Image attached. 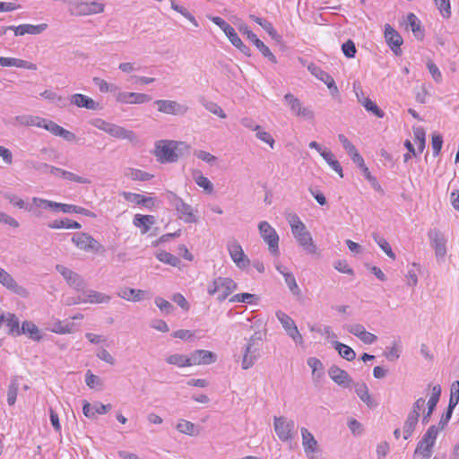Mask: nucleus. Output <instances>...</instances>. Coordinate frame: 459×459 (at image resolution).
Returning <instances> with one entry per match:
<instances>
[{
  "mask_svg": "<svg viewBox=\"0 0 459 459\" xmlns=\"http://www.w3.org/2000/svg\"><path fill=\"white\" fill-rule=\"evenodd\" d=\"M288 221L291 229V233L299 245L302 247L307 254H316L317 247L313 241L312 236L299 217L296 213H290L288 215Z\"/></svg>",
  "mask_w": 459,
  "mask_h": 459,
  "instance_id": "obj_1",
  "label": "nucleus"
},
{
  "mask_svg": "<svg viewBox=\"0 0 459 459\" xmlns=\"http://www.w3.org/2000/svg\"><path fill=\"white\" fill-rule=\"evenodd\" d=\"M264 335L265 333L257 331L247 340L246 346L243 348L241 362L243 369L246 370L253 367L259 358V350L262 346Z\"/></svg>",
  "mask_w": 459,
  "mask_h": 459,
  "instance_id": "obj_2",
  "label": "nucleus"
},
{
  "mask_svg": "<svg viewBox=\"0 0 459 459\" xmlns=\"http://www.w3.org/2000/svg\"><path fill=\"white\" fill-rule=\"evenodd\" d=\"M237 289L238 283L234 280L219 276L207 285V293L210 296L217 295V300L222 302Z\"/></svg>",
  "mask_w": 459,
  "mask_h": 459,
  "instance_id": "obj_3",
  "label": "nucleus"
},
{
  "mask_svg": "<svg viewBox=\"0 0 459 459\" xmlns=\"http://www.w3.org/2000/svg\"><path fill=\"white\" fill-rule=\"evenodd\" d=\"M165 196L169 204L179 213L180 219L184 220L186 223L197 222V218L191 205L185 203L178 195L171 191H168Z\"/></svg>",
  "mask_w": 459,
  "mask_h": 459,
  "instance_id": "obj_4",
  "label": "nucleus"
},
{
  "mask_svg": "<svg viewBox=\"0 0 459 459\" xmlns=\"http://www.w3.org/2000/svg\"><path fill=\"white\" fill-rule=\"evenodd\" d=\"M70 7V12L74 15H91L100 13L105 5L99 2H84L82 0H64Z\"/></svg>",
  "mask_w": 459,
  "mask_h": 459,
  "instance_id": "obj_5",
  "label": "nucleus"
},
{
  "mask_svg": "<svg viewBox=\"0 0 459 459\" xmlns=\"http://www.w3.org/2000/svg\"><path fill=\"white\" fill-rule=\"evenodd\" d=\"M157 160L160 163H173L177 161V154L174 150V141L159 140L155 143L153 151Z\"/></svg>",
  "mask_w": 459,
  "mask_h": 459,
  "instance_id": "obj_6",
  "label": "nucleus"
},
{
  "mask_svg": "<svg viewBox=\"0 0 459 459\" xmlns=\"http://www.w3.org/2000/svg\"><path fill=\"white\" fill-rule=\"evenodd\" d=\"M426 401L420 397L415 401L412 405L411 411L409 412L406 420L403 424V438L407 440L412 435L418 424L420 418V411L425 407Z\"/></svg>",
  "mask_w": 459,
  "mask_h": 459,
  "instance_id": "obj_7",
  "label": "nucleus"
},
{
  "mask_svg": "<svg viewBox=\"0 0 459 459\" xmlns=\"http://www.w3.org/2000/svg\"><path fill=\"white\" fill-rule=\"evenodd\" d=\"M273 427L279 439L282 442L291 441L294 437L295 423L284 416H274Z\"/></svg>",
  "mask_w": 459,
  "mask_h": 459,
  "instance_id": "obj_8",
  "label": "nucleus"
},
{
  "mask_svg": "<svg viewBox=\"0 0 459 459\" xmlns=\"http://www.w3.org/2000/svg\"><path fill=\"white\" fill-rule=\"evenodd\" d=\"M284 101L286 105L290 108L292 115L302 117L307 120L314 119V111L310 108L303 106L300 100L295 97L292 93L285 94Z\"/></svg>",
  "mask_w": 459,
  "mask_h": 459,
  "instance_id": "obj_9",
  "label": "nucleus"
},
{
  "mask_svg": "<svg viewBox=\"0 0 459 459\" xmlns=\"http://www.w3.org/2000/svg\"><path fill=\"white\" fill-rule=\"evenodd\" d=\"M72 242L81 250L100 252L103 251V246L90 234L85 232H76L72 238Z\"/></svg>",
  "mask_w": 459,
  "mask_h": 459,
  "instance_id": "obj_10",
  "label": "nucleus"
},
{
  "mask_svg": "<svg viewBox=\"0 0 459 459\" xmlns=\"http://www.w3.org/2000/svg\"><path fill=\"white\" fill-rule=\"evenodd\" d=\"M258 229L262 238L268 245L270 252L273 255H278L279 236L276 230L267 221H261Z\"/></svg>",
  "mask_w": 459,
  "mask_h": 459,
  "instance_id": "obj_11",
  "label": "nucleus"
},
{
  "mask_svg": "<svg viewBox=\"0 0 459 459\" xmlns=\"http://www.w3.org/2000/svg\"><path fill=\"white\" fill-rule=\"evenodd\" d=\"M56 270L64 277L71 288L76 290L77 291H85L87 283L79 273L62 264H56Z\"/></svg>",
  "mask_w": 459,
  "mask_h": 459,
  "instance_id": "obj_12",
  "label": "nucleus"
},
{
  "mask_svg": "<svg viewBox=\"0 0 459 459\" xmlns=\"http://www.w3.org/2000/svg\"><path fill=\"white\" fill-rule=\"evenodd\" d=\"M276 317L281 324L286 333L296 342L300 345L304 343L303 337L299 333L294 320L286 313L279 310L276 312Z\"/></svg>",
  "mask_w": 459,
  "mask_h": 459,
  "instance_id": "obj_13",
  "label": "nucleus"
},
{
  "mask_svg": "<svg viewBox=\"0 0 459 459\" xmlns=\"http://www.w3.org/2000/svg\"><path fill=\"white\" fill-rule=\"evenodd\" d=\"M238 30L241 33L247 36V38L257 48L264 57L268 58V60L273 64L277 63V59L270 48L262 40H260L252 30H249L247 24H239Z\"/></svg>",
  "mask_w": 459,
  "mask_h": 459,
  "instance_id": "obj_14",
  "label": "nucleus"
},
{
  "mask_svg": "<svg viewBox=\"0 0 459 459\" xmlns=\"http://www.w3.org/2000/svg\"><path fill=\"white\" fill-rule=\"evenodd\" d=\"M154 104L159 112L172 116H184L189 109L186 105L170 100H158Z\"/></svg>",
  "mask_w": 459,
  "mask_h": 459,
  "instance_id": "obj_15",
  "label": "nucleus"
},
{
  "mask_svg": "<svg viewBox=\"0 0 459 459\" xmlns=\"http://www.w3.org/2000/svg\"><path fill=\"white\" fill-rule=\"evenodd\" d=\"M430 244L435 250L437 259L443 260L446 255V238L437 229H432L428 232Z\"/></svg>",
  "mask_w": 459,
  "mask_h": 459,
  "instance_id": "obj_16",
  "label": "nucleus"
},
{
  "mask_svg": "<svg viewBox=\"0 0 459 459\" xmlns=\"http://www.w3.org/2000/svg\"><path fill=\"white\" fill-rule=\"evenodd\" d=\"M228 250L232 261L239 269H245L250 264L249 258L237 240L234 239L228 244Z\"/></svg>",
  "mask_w": 459,
  "mask_h": 459,
  "instance_id": "obj_17",
  "label": "nucleus"
},
{
  "mask_svg": "<svg viewBox=\"0 0 459 459\" xmlns=\"http://www.w3.org/2000/svg\"><path fill=\"white\" fill-rule=\"evenodd\" d=\"M48 28L47 23H41L38 25L32 24H21L18 26L11 25L4 28L3 33L7 30H13L15 36H23L25 34L39 35L46 30Z\"/></svg>",
  "mask_w": 459,
  "mask_h": 459,
  "instance_id": "obj_18",
  "label": "nucleus"
},
{
  "mask_svg": "<svg viewBox=\"0 0 459 459\" xmlns=\"http://www.w3.org/2000/svg\"><path fill=\"white\" fill-rule=\"evenodd\" d=\"M300 432L304 452L309 459H313L314 455L320 450L318 442L307 428L302 427Z\"/></svg>",
  "mask_w": 459,
  "mask_h": 459,
  "instance_id": "obj_19",
  "label": "nucleus"
},
{
  "mask_svg": "<svg viewBox=\"0 0 459 459\" xmlns=\"http://www.w3.org/2000/svg\"><path fill=\"white\" fill-rule=\"evenodd\" d=\"M385 39L395 56L402 54L401 46L403 42L402 36L390 25H385Z\"/></svg>",
  "mask_w": 459,
  "mask_h": 459,
  "instance_id": "obj_20",
  "label": "nucleus"
},
{
  "mask_svg": "<svg viewBox=\"0 0 459 459\" xmlns=\"http://www.w3.org/2000/svg\"><path fill=\"white\" fill-rule=\"evenodd\" d=\"M116 100L125 104H143L151 101L152 97L145 93L117 91Z\"/></svg>",
  "mask_w": 459,
  "mask_h": 459,
  "instance_id": "obj_21",
  "label": "nucleus"
},
{
  "mask_svg": "<svg viewBox=\"0 0 459 459\" xmlns=\"http://www.w3.org/2000/svg\"><path fill=\"white\" fill-rule=\"evenodd\" d=\"M307 70L317 79L324 82L327 85L328 89L331 91V93L333 95L338 93L339 91L335 84V82L329 74H327L326 72H325L319 66L313 63L307 65Z\"/></svg>",
  "mask_w": 459,
  "mask_h": 459,
  "instance_id": "obj_22",
  "label": "nucleus"
},
{
  "mask_svg": "<svg viewBox=\"0 0 459 459\" xmlns=\"http://www.w3.org/2000/svg\"><path fill=\"white\" fill-rule=\"evenodd\" d=\"M216 354L206 350H195L190 356V366L192 365H209L216 361Z\"/></svg>",
  "mask_w": 459,
  "mask_h": 459,
  "instance_id": "obj_23",
  "label": "nucleus"
},
{
  "mask_svg": "<svg viewBox=\"0 0 459 459\" xmlns=\"http://www.w3.org/2000/svg\"><path fill=\"white\" fill-rule=\"evenodd\" d=\"M328 375L334 383L341 386L348 387L353 384V380L349 374L338 366L333 365L330 367L328 369Z\"/></svg>",
  "mask_w": 459,
  "mask_h": 459,
  "instance_id": "obj_24",
  "label": "nucleus"
},
{
  "mask_svg": "<svg viewBox=\"0 0 459 459\" xmlns=\"http://www.w3.org/2000/svg\"><path fill=\"white\" fill-rule=\"evenodd\" d=\"M117 295L127 301L139 302L147 298V291L129 287H122L119 288Z\"/></svg>",
  "mask_w": 459,
  "mask_h": 459,
  "instance_id": "obj_25",
  "label": "nucleus"
},
{
  "mask_svg": "<svg viewBox=\"0 0 459 459\" xmlns=\"http://www.w3.org/2000/svg\"><path fill=\"white\" fill-rule=\"evenodd\" d=\"M0 283L9 290L19 295H22L26 291L25 289L20 286L13 276L3 268L0 271Z\"/></svg>",
  "mask_w": 459,
  "mask_h": 459,
  "instance_id": "obj_26",
  "label": "nucleus"
},
{
  "mask_svg": "<svg viewBox=\"0 0 459 459\" xmlns=\"http://www.w3.org/2000/svg\"><path fill=\"white\" fill-rule=\"evenodd\" d=\"M107 133L116 138L126 139L130 142L137 141V136L133 131L127 130V129H126L122 126H117L115 124L110 125Z\"/></svg>",
  "mask_w": 459,
  "mask_h": 459,
  "instance_id": "obj_27",
  "label": "nucleus"
},
{
  "mask_svg": "<svg viewBox=\"0 0 459 459\" xmlns=\"http://www.w3.org/2000/svg\"><path fill=\"white\" fill-rule=\"evenodd\" d=\"M71 103L79 108H85L91 110H95L99 107V104L94 100L81 93L74 94L71 98Z\"/></svg>",
  "mask_w": 459,
  "mask_h": 459,
  "instance_id": "obj_28",
  "label": "nucleus"
},
{
  "mask_svg": "<svg viewBox=\"0 0 459 459\" xmlns=\"http://www.w3.org/2000/svg\"><path fill=\"white\" fill-rule=\"evenodd\" d=\"M155 221L156 220L153 215L136 214L133 220L134 225L141 229L142 234H146Z\"/></svg>",
  "mask_w": 459,
  "mask_h": 459,
  "instance_id": "obj_29",
  "label": "nucleus"
},
{
  "mask_svg": "<svg viewBox=\"0 0 459 459\" xmlns=\"http://www.w3.org/2000/svg\"><path fill=\"white\" fill-rule=\"evenodd\" d=\"M43 122L44 118L31 115H20L13 118L14 126H36L41 128L40 124Z\"/></svg>",
  "mask_w": 459,
  "mask_h": 459,
  "instance_id": "obj_30",
  "label": "nucleus"
},
{
  "mask_svg": "<svg viewBox=\"0 0 459 459\" xmlns=\"http://www.w3.org/2000/svg\"><path fill=\"white\" fill-rule=\"evenodd\" d=\"M355 392L360 400L367 404L369 408L377 406V403L371 397L368 388L365 383L355 384Z\"/></svg>",
  "mask_w": 459,
  "mask_h": 459,
  "instance_id": "obj_31",
  "label": "nucleus"
},
{
  "mask_svg": "<svg viewBox=\"0 0 459 459\" xmlns=\"http://www.w3.org/2000/svg\"><path fill=\"white\" fill-rule=\"evenodd\" d=\"M284 280L285 282L292 293V295L295 297L296 300L302 302L304 300L303 293L299 287L296 279L292 273L289 272L288 273H284Z\"/></svg>",
  "mask_w": 459,
  "mask_h": 459,
  "instance_id": "obj_32",
  "label": "nucleus"
},
{
  "mask_svg": "<svg viewBox=\"0 0 459 459\" xmlns=\"http://www.w3.org/2000/svg\"><path fill=\"white\" fill-rule=\"evenodd\" d=\"M111 297L109 295L93 290H89L86 291V298L83 299V302L91 304H102L108 303Z\"/></svg>",
  "mask_w": 459,
  "mask_h": 459,
  "instance_id": "obj_33",
  "label": "nucleus"
},
{
  "mask_svg": "<svg viewBox=\"0 0 459 459\" xmlns=\"http://www.w3.org/2000/svg\"><path fill=\"white\" fill-rule=\"evenodd\" d=\"M407 22L408 25H410L411 29V31L413 32L414 37L419 40H422L425 33L419 18L413 13H410L407 15Z\"/></svg>",
  "mask_w": 459,
  "mask_h": 459,
  "instance_id": "obj_34",
  "label": "nucleus"
},
{
  "mask_svg": "<svg viewBox=\"0 0 459 459\" xmlns=\"http://www.w3.org/2000/svg\"><path fill=\"white\" fill-rule=\"evenodd\" d=\"M459 402V381H454L450 388V398L446 411V420L451 418L454 408Z\"/></svg>",
  "mask_w": 459,
  "mask_h": 459,
  "instance_id": "obj_35",
  "label": "nucleus"
},
{
  "mask_svg": "<svg viewBox=\"0 0 459 459\" xmlns=\"http://www.w3.org/2000/svg\"><path fill=\"white\" fill-rule=\"evenodd\" d=\"M5 324L8 328L7 333L9 335L19 336L22 334L21 328H20V321L14 314H13V313L6 314Z\"/></svg>",
  "mask_w": 459,
  "mask_h": 459,
  "instance_id": "obj_36",
  "label": "nucleus"
},
{
  "mask_svg": "<svg viewBox=\"0 0 459 459\" xmlns=\"http://www.w3.org/2000/svg\"><path fill=\"white\" fill-rule=\"evenodd\" d=\"M176 429L183 434L188 435V436H197L200 432L199 427L195 424L192 423L191 421L186 420H180Z\"/></svg>",
  "mask_w": 459,
  "mask_h": 459,
  "instance_id": "obj_37",
  "label": "nucleus"
},
{
  "mask_svg": "<svg viewBox=\"0 0 459 459\" xmlns=\"http://www.w3.org/2000/svg\"><path fill=\"white\" fill-rule=\"evenodd\" d=\"M21 332L22 333L29 334L30 338L34 341H40L42 338L38 326L30 321H24L22 323Z\"/></svg>",
  "mask_w": 459,
  "mask_h": 459,
  "instance_id": "obj_38",
  "label": "nucleus"
},
{
  "mask_svg": "<svg viewBox=\"0 0 459 459\" xmlns=\"http://www.w3.org/2000/svg\"><path fill=\"white\" fill-rule=\"evenodd\" d=\"M229 40L231 42V44L236 47L241 53H243L247 56H251V50L250 48L246 46L235 30H231L228 35H226Z\"/></svg>",
  "mask_w": 459,
  "mask_h": 459,
  "instance_id": "obj_39",
  "label": "nucleus"
},
{
  "mask_svg": "<svg viewBox=\"0 0 459 459\" xmlns=\"http://www.w3.org/2000/svg\"><path fill=\"white\" fill-rule=\"evenodd\" d=\"M333 344L335 350L338 351L339 355L346 360L351 361L356 358L355 351L350 346L338 341H334Z\"/></svg>",
  "mask_w": 459,
  "mask_h": 459,
  "instance_id": "obj_40",
  "label": "nucleus"
},
{
  "mask_svg": "<svg viewBox=\"0 0 459 459\" xmlns=\"http://www.w3.org/2000/svg\"><path fill=\"white\" fill-rule=\"evenodd\" d=\"M321 156L341 178L343 177L342 166L330 150L322 152Z\"/></svg>",
  "mask_w": 459,
  "mask_h": 459,
  "instance_id": "obj_41",
  "label": "nucleus"
},
{
  "mask_svg": "<svg viewBox=\"0 0 459 459\" xmlns=\"http://www.w3.org/2000/svg\"><path fill=\"white\" fill-rule=\"evenodd\" d=\"M62 212L65 213H79L91 218H95L96 214L88 209L74 204H62Z\"/></svg>",
  "mask_w": 459,
  "mask_h": 459,
  "instance_id": "obj_42",
  "label": "nucleus"
},
{
  "mask_svg": "<svg viewBox=\"0 0 459 459\" xmlns=\"http://www.w3.org/2000/svg\"><path fill=\"white\" fill-rule=\"evenodd\" d=\"M439 429L436 425H431L423 435L421 441L423 444H428L429 446L434 447L436 439L437 437Z\"/></svg>",
  "mask_w": 459,
  "mask_h": 459,
  "instance_id": "obj_43",
  "label": "nucleus"
},
{
  "mask_svg": "<svg viewBox=\"0 0 459 459\" xmlns=\"http://www.w3.org/2000/svg\"><path fill=\"white\" fill-rule=\"evenodd\" d=\"M307 365L312 368V375L314 378H321L325 372H324V366L320 359L310 357L307 360Z\"/></svg>",
  "mask_w": 459,
  "mask_h": 459,
  "instance_id": "obj_44",
  "label": "nucleus"
},
{
  "mask_svg": "<svg viewBox=\"0 0 459 459\" xmlns=\"http://www.w3.org/2000/svg\"><path fill=\"white\" fill-rule=\"evenodd\" d=\"M375 242L379 246V247L385 253V255L391 259H395V254L393 252L391 246L389 243L379 234L373 233L372 235Z\"/></svg>",
  "mask_w": 459,
  "mask_h": 459,
  "instance_id": "obj_45",
  "label": "nucleus"
},
{
  "mask_svg": "<svg viewBox=\"0 0 459 459\" xmlns=\"http://www.w3.org/2000/svg\"><path fill=\"white\" fill-rule=\"evenodd\" d=\"M259 300V297L251 293H238L230 298V302H241L247 304H255Z\"/></svg>",
  "mask_w": 459,
  "mask_h": 459,
  "instance_id": "obj_46",
  "label": "nucleus"
},
{
  "mask_svg": "<svg viewBox=\"0 0 459 459\" xmlns=\"http://www.w3.org/2000/svg\"><path fill=\"white\" fill-rule=\"evenodd\" d=\"M171 8L188 20L195 27H198V22L193 14L184 6L178 4L174 0H169Z\"/></svg>",
  "mask_w": 459,
  "mask_h": 459,
  "instance_id": "obj_47",
  "label": "nucleus"
},
{
  "mask_svg": "<svg viewBox=\"0 0 459 459\" xmlns=\"http://www.w3.org/2000/svg\"><path fill=\"white\" fill-rule=\"evenodd\" d=\"M166 362L170 365H176L179 368L190 366L189 357L182 354L170 355L166 358Z\"/></svg>",
  "mask_w": 459,
  "mask_h": 459,
  "instance_id": "obj_48",
  "label": "nucleus"
},
{
  "mask_svg": "<svg viewBox=\"0 0 459 459\" xmlns=\"http://www.w3.org/2000/svg\"><path fill=\"white\" fill-rule=\"evenodd\" d=\"M32 201L39 207H43L45 209H50L55 212H58V211L62 212V204H61V203H56L54 201H49V200H46V199H42V198H39V197H34L32 199Z\"/></svg>",
  "mask_w": 459,
  "mask_h": 459,
  "instance_id": "obj_49",
  "label": "nucleus"
},
{
  "mask_svg": "<svg viewBox=\"0 0 459 459\" xmlns=\"http://www.w3.org/2000/svg\"><path fill=\"white\" fill-rule=\"evenodd\" d=\"M18 377H13L11 380V383L8 386V392H7V403L9 405H13L16 401L18 388H19V382H18Z\"/></svg>",
  "mask_w": 459,
  "mask_h": 459,
  "instance_id": "obj_50",
  "label": "nucleus"
},
{
  "mask_svg": "<svg viewBox=\"0 0 459 459\" xmlns=\"http://www.w3.org/2000/svg\"><path fill=\"white\" fill-rule=\"evenodd\" d=\"M433 454V447L429 446L428 444H423L421 441H419L417 444L416 449L414 451L413 456L416 459L418 456H421L423 459H429Z\"/></svg>",
  "mask_w": 459,
  "mask_h": 459,
  "instance_id": "obj_51",
  "label": "nucleus"
},
{
  "mask_svg": "<svg viewBox=\"0 0 459 459\" xmlns=\"http://www.w3.org/2000/svg\"><path fill=\"white\" fill-rule=\"evenodd\" d=\"M126 176L133 180L148 181L153 178V175L136 169H129Z\"/></svg>",
  "mask_w": 459,
  "mask_h": 459,
  "instance_id": "obj_52",
  "label": "nucleus"
},
{
  "mask_svg": "<svg viewBox=\"0 0 459 459\" xmlns=\"http://www.w3.org/2000/svg\"><path fill=\"white\" fill-rule=\"evenodd\" d=\"M360 104L366 108L367 111L373 113L377 117H384V111L381 108H379V107L369 98L361 100Z\"/></svg>",
  "mask_w": 459,
  "mask_h": 459,
  "instance_id": "obj_53",
  "label": "nucleus"
},
{
  "mask_svg": "<svg viewBox=\"0 0 459 459\" xmlns=\"http://www.w3.org/2000/svg\"><path fill=\"white\" fill-rule=\"evenodd\" d=\"M157 258L167 264H169L171 266H178L180 264V260L174 255L167 252V251H160L157 254Z\"/></svg>",
  "mask_w": 459,
  "mask_h": 459,
  "instance_id": "obj_54",
  "label": "nucleus"
},
{
  "mask_svg": "<svg viewBox=\"0 0 459 459\" xmlns=\"http://www.w3.org/2000/svg\"><path fill=\"white\" fill-rule=\"evenodd\" d=\"M255 136H256L257 139H259L260 141L269 144L270 147L272 149H273L275 141H274L273 137L271 135V134H269L268 132L264 131L262 128V126H255Z\"/></svg>",
  "mask_w": 459,
  "mask_h": 459,
  "instance_id": "obj_55",
  "label": "nucleus"
},
{
  "mask_svg": "<svg viewBox=\"0 0 459 459\" xmlns=\"http://www.w3.org/2000/svg\"><path fill=\"white\" fill-rule=\"evenodd\" d=\"M415 142L418 144L419 152H422L426 145V133L422 127H413Z\"/></svg>",
  "mask_w": 459,
  "mask_h": 459,
  "instance_id": "obj_56",
  "label": "nucleus"
},
{
  "mask_svg": "<svg viewBox=\"0 0 459 459\" xmlns=\"http://www.w3.org/2000/svg\"><path fill=\"white\" fill-rule=\"evenodd\" d=\"M93 82L95 85L99 87L100 92H117L118 91V87L115 84L108 83L105 80L100 77H94Z\"/></svg>",
  "mask_w": 459,
  "mask_h": 459,
  "instance_id": "obj_57",
  "label": "nucleus"
},
{
  "mask_svg": "<svg viewBox=\"0 0 459 459\" xmlns=\"http://www.w3.org/2000/svg\"><path fill=\"white\" fill-rule=\"evenodd\" d=\"M352 161L361 169L362 173L364 174L365 178L368 181H374L375 182V177H373L368 169V168L366 166L364 162V159L360 154L355 155L353 159H351Z\"/></svg>",
  "mask_w": 459,
  "mask_h": 459,
  "instance_id": "obj_58",
  "label": "nucleus"
},
{
  "mask_svg": "<svg viewBox=\"0 0 459 459\" xmlns=\"http://www.w3.org/2000/svg\"><path fill=\"white\" fill-rule=\"evenodd\" d=\"M339 141L342 144V147L346 150L347 153L351 156V159L355 157V155L359 154L356 149V147L348 140V138L342 134H340L338 135Z\"/></svg>",
  "mask_w": 459,
  "mask_h": 459,
  "instance_id": "obj_59",
  "label": "nucleus"
},
{
  "mask_svg": "<svg viewBox=\"0 0 459 459\" xmlns=\"http://www.w3.org/2000/svg\"><path fill=\"white\" fill-rule=\"evenodd\" d=\"M174 150L177 154V160L183 156H186L190 153V146L185 142L174 141Z\"/></svg>",
  "mask_w": 459,
  "mask_h": 459,
  "instance_id": "obj_60",
  "label": "nucleus"
},
{
  "mask_svg": "<svg viewBox=\"0 0 459 459\" xmlns=\"http://www.w3.org/2000/svg\"><path fill=\"white\" fill-rule=\"evenodd\" d=\"M437 7L438 8L441 15L444 18H449L451 16V5L450 0H434Z\"/></svg>",
  "mask_w": 459,
  "mask_h": 459,
  "instance_id": "obj_61",
  "label": "nucleus"
},
{
  "mask_svg": "<svg viewBox=\"0 0 459 459\" xmlns=\"http://www.w3.org/2000/svg\"><path fill=\"white\" fill-rule=\"evenodd\" d=\"M203 105L205 108V109H207L211 113L218 116L221 118H226L225 112L217 103L212 101H205Z\"/></svg>",
  "mask_w": 459,
  "mask_h": 459,
  "instance_id": "obj_62",
  "label": "nucleus"
},
{
  "mask_svg": "<svg viewBox=\"0 0 459 459\" xmlns=\"http://www.w3.org/2000/svg\"><path fill=\"white\" fill-rule=\"evenodd\" d=\"M26 166L29 169L42 172L48 173L49 171L50 165L43 162H39L33 160H29L26 161Z\"/></svg>",
  "mask_w": 459,
  "mask_h": 459,
  "instance_id": "obj_63",
  "label": "nucleus"
},
{
  "mask_svg": "<svg viewBox=\"0 0 459 459\" xmlns=\"http://www.w3.org/2000/svg\"><path fill=\"white\" fill-rule=\"evenodd\" d=\"M194 154L196 158L210 165H212L217 161V157L203 150L195 151Z\"/></svg>",
  "mask_w": 459,
  "mask_h": 459,
  "instance_id": "obj_64",
  "label": "nucleus"
}]
</instances>
